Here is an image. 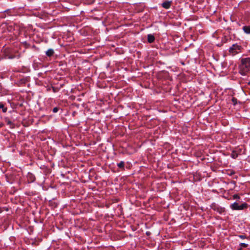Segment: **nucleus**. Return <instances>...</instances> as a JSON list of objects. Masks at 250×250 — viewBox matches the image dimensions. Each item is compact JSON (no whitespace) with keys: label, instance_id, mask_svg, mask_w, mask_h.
<instances>
[{"label":"nucleus","instance_id":"nucleus-1","mask_svg":"<svg viewBox=\"0 0 250 250\" xmlns=\"http://www.w3.org/2000/svg\"><path fill=\"white\" fill-rule=\"evenodd\" d=\"M249 71H250V58L242 59L239 66L240 73L242 75H245Z\"/></svg>","mask_w":250,"mask_h":250},{"label":"nucleus","instance_id":"nucleus-2","mask_svg":"<svg viewBox=\"0 0 250 250\" xmlns=\"http://www.w3.org/2000/svg\"><path fill=\"white\" fill-rule=\"evenodd\" d=\"M241 50L242 47L236 44L232 45V46L230 47L229 51L232 55H235L241 52Z\"/></svg>","mask_w":250,"mask_h":250},{"label":"nucleus","instance_id":"nucleus-3","mask_svg":"<svg viewBox=\"0 0 250 250\" xmlns=\"http://www.w3.org/2000/svg\"><path fill=\"white\" fill-rule=\"evenodd\" d=\"M230 207L233 210H242L247 207V204L244 203L239 205L237 203H234L231 205Z\"/></svg>","mask_w":250,"mask_h":250},{"label":"nucleus","instance_id":"nucleus-4","mask_svg":"<svg viewBox=\"0 0 250 250\" xmlns=\"http://www.w3.org/2000/svg\"><path fill=\"white\" fill-rule=\"evenodd\" d=\"M171 4V1H166L162 3V6L166 9H168L170 7Z\"/></svg>","mask_w":250,"mask_h":250},{"label":"nucleus","instance_id":"nucleus-5","mask_svg":"<svg viewBox=\"0 0 250 250\" xmlns=\"http://www.w3.org/2000/svg\"><path fill=\"white\" fill-rule=\"evenodd\" d=\"M155 38L153 35L149 34L147 35V41L149 43L153 42L154 41Z\"/></svg>","mask_w":250,"mask_h":250},{"label":"nucleus","instance_id":"nucleus-6","mask_svg":"<svg viewBox=\"0 0 250 250\" xmlns=\"http://www.w3.org/2000/svg\"><path fill=\"white\" fill-rule=\"evenodd\" d=\"M53 54L54 50L52 49H49L46 52V55L48 57L52 56Z\"/></svg>","mask_w":250,"mask_h":250},{"label":"nucleus","instance_id":"nucleus-7","mask_svg":"<svg viewBox=\"0 0 250 250\" xmlns=\"http://www.w3.org/2000/svg\"><path fill=\"white\" fill-rule=\"evenodd\" d=\"M244 31L247 33L250 34V26H244L243 28Z\"/></svg>","mask_w":250,"mask_h":250},{"label":"nucleus","instance_id":"nucleus-8","mask_svg":"<svg viewBox=\"0 0 250 250\" xmlns=\"http://www.w3.org/2000/svg\"><path fill=\"white\" fill-rule=\"evenodd\" d=\"M238 153L237 152V151L236 150H234L232 152L231 157L235 159L236 158H237L238 157Z\"/></svg>","mask_w":250,"mask_h":250},{"label":"nucleus","instance_id":"nucleus-9","mask_svg":"<svg viewBox=\"0 0 250 250\" xmlns=\"http://www.w3.org/2000/svg\"><path fill=\"white\" fill-rule=\"evenodd\" d=\"M0 108L2 109L3 112L7 111V108L4 107V104L2 103H0Z\"/></svg>","mask_w":250,"mask_h":250},{"label":"nucleus","instance_id":"nucleus-10","mask_svg":"<svg viewBox=\"0 0 250 250\" xmlns=\"http://www.w3.org/2000/svg\"><path fill=\"white\" fill-rule=\"evenodd\" d=\"M118 166L120 168H124V162L123 161L120 162L118 164Z\"/></svg>","mask_w":250,"mask_h":250},{"label":"nucleus","instance_id":"nucleus-11","mask_svg":"<svg viewBox=\"0 0 250 250\" xmlns=\"http://www.w3.org/2000/svg\"><path fill=\"white\" fill-rule=\"evenodd\" d=\"M241 248H246L248 246V244L245 243H241L240 244Z\"/></svg>","mask_w":250,"mask_h":250},{"label":"nucleus","instance_id":"nucleus-12","mask_svg":"<svg viewBox=\"0 0 250 250\" xmlns=\"http://www.w3.org/2000/svg\"><path fill=\"white\" fill-rule=\"evenodd\" d=\"M7 123L8 125H11L12 127H13V124H12V123L10 121H9V120L7 121Z\"/></svg>","mask_w":250,"mask_h":250},{"label":"nucleus","instance_id":"nucleus-13","mask_svg":"<svg viewBox=\"0 0 250 250\" xmlns=\"http://www.w3.org/2000/svg\"><path fill=\"white\" fill-rule=\"evenodd\" d=\"M236 101H237L236 99H235L234 98H233L232 99V101L233 103L234 104H236Z\"/></svg>","mask_w":250,"mask_h":250},{"label":"nucleus","instance_id":"nucleus-14","mask_svg":"<svg viewBox=\"0 0 250 250\" xmlns=\"http://www.w3.org/2000/svg\"><path fill=\"white\" fill-rule=\"evenodd\" d=\"M234 199H238L239 198V197L238 195L235 194L233 196Z\"/></svg>","mask_w":250,"mask_h":250},{"label":"nucleus","instance_id":"nucleus-15","mask_svg":"<svg viewBox=\"0 0 250 250\" xmlns=\"http://www.w3.org/2000/svg\"><path fill=\"white\" fill-rule=\"evenodd\" d=\"M58 108H57V107H54V108H53V111L54 112H55V113L57 112L58 111Z\"/></svg>","mask_w":250,"mask_h":250},{"label":"nucleus","instance_id":"nucleus-16","mask_svg":"<svg viewBox=\"0 0 250 250\" xmlns=\"http://www.w3.org/2000/svg\"><path fill=\"white\" fill-rule=\"evenodd\" d=\"M217 211L221 213L222 211H223V209L222 208H218Z\"/></svg>","mask_w":250,"mask_h":250},{"label":"nucleus","instance_id":"nucleus-17","mask_svg":"<svg viewBox=\"0 0 250 250\" xmlns=\"http://www.w3.org/2000/svg\"><path fill=\"white\" fill-rule=\"evenodd\" d=\"M240 237H241L242 238H244L245 237V236L244 235H240Z\"/></svg>","mask_w":250,"mask_h":250},{"label":"nucleus","instance_id":"nucleus-18","mask_svg":"<svg viewBox=\"0 0 250 250\" xmlns=\"http://www.w3.org/2000/svg\"><path fill=\"white\" fill-rule=\"evenodd\" d=\"M238 250H242V248L238 249Z\"/></svg>","mask_w":250,"mask_h":250},{"label":"nucleus","instance_id":"nucleus-19","mask_svg":"<svg viewBox=\"0 0 250 250\" xmlns=\"http://www.w3.org/2000/svg\"><path fill=\"white\" fill-rule=\"evenodd\" d=\"M248 84H249V85H250V81H249V82L248 83Z\"/></svg>","mask_w":250,"mask_h":250},{"label":"nucleus","instance_id":"nucleus-20","mask_svg":"<svg viewBox=\"0 0 250 250\" xmlns=\"http://www.w3.org/2000/svg\"><path fill=\"white\" fill-rule=\"evenodd\" d=\"M1 126H2V125H0V127H1Z\"/></svg>","mask_w":250,"mask_h":250}]
</instances>
